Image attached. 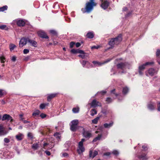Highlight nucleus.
Masks as SVG:
<instances>
[{"mask_svg":"<svg viewBox=\"0 0 160 160\" xmlns=\"http://www.w3.org/2000/svg\"><path fill=\"white\" fill-rule=\"evenodd\" d=\"M41 145V147L46 149H51L54 147V145L52 144V142L50 141L49 139H44L42 140L40 143L39 142L38 143H35L32 145V148L34 150L38 149Z\"/></svg>","mask_w":160,"mask_h":160,"instance_id":"nucleus-1","label":"nucleus"},{"mask_svg":"<svg viewBox=\"0 0 160 160\" xmlns=\"http://www.w3.org/2000/svg\"><path fill=\"white\" fill-rule=\"evenodd\" d=\"M94 0H90V2L86 4L85 8H82V11L83 13L90 12L93 9V7L96 6L97 4L94 2Z\"/></svg>","mask_w":160,"mask_h":160,"instance_id":"nucleus-2","label":"nucleus"},{"mask_svg":"<svg viewBox=\"0 0 160 160\" xmlns=\"http://www.w3.org/2000/svg\"><path fill=\"white\" fill-rule=\"evenodd\" d=\"M122 40V35L120 34L117 37L112 38L109 42V44L112 47L114 45H118Z\"/></svg>","mask_w":160,"mask_h":160,"instance_id":"nucleus-3","label":"nucleus"},{"mask_svg":"<svg viewBox=\"0 0 160 160\" xmlns=\"http://www.w3.org/2000/svg\"><path fill=\"white\" fill-rule=\"evenodd\" d=\"M85 141V139H84L82 138L81 141L78 143L77 152L79 154H81L85 151V148L83 146V142Z\"/></svg>","mask_w":160,"mask_h":160,"instance_id":"nucleus-4","label":"nucleus"},{"mask_svg":"<svg viewBox=\"0 0 160 160\" xmlns=\"http://www.w3.org/2000/svg\"><path fill=\"white\" fill-rule=\"evenodd\" d=\"M78 123V121L77 119L72 121L70 123L71 130L72 131H75L77 129V126Z\"/></svg>","mask_w":160,"mask_h":160,"instance_id":"nucleus-5","label":"nucleus"},{"mask_svg":"<svg viewBox=\"0 0 160 160\" xmlns=\"http://www.w3.org/2000/svg\"><path fill=\"white\" fill-rule=\"evenodd\" d=\"M112 59V58H108L106 61H105L104 62L102 63L100 62L97 61H93L92 62V63L95 65L98 66H101L105 63L108 62H110Z\"/></svg>","mask_w":160,"mask_h":160,"instance_id":"nucleus-6","label":"nucleus"},{"mask_svg":"<svg viewBox=\"0 0 160 160\" xmlns=\"http://www.w3.org/2000/svg\"><path fill=\"white\" fill-rule=\"evenodd\" d=\"M102 2L101 5V7L104 9H106L108 7L109 2L107 0H105L103 1V0H100Z\"/></svg>","mask_w":160,"mask_h":160,"instance_id":"nucleus-7","label":"nucleus"},{"mask_svg":"<svg viewBox=\"0 0 160 160\" xmlns=\"http://www.w3.org/2000/svg\"><path fill=\"white\" fill-rule=\"evenodd\" d=\"M28 38H22L20 40L19 43V46L20 48H22L24 45H25L27 42H28Z\"/></svg>","mask_w":160,"mask_h":160,"instance_id":"nucleus-8","label":"nucleus"},{"mask_svg":"<svg viewBox=\"0 0 160 160\" xmlns=\"http://www.w3.org/2000/svg\"><path fill=\"white\" fill-rule=\"evenodd\" d=\"M90 105L93 108H95L98 106H101V104L95 99L93 100L92 101L91 103H90Z\"/></svg>","mask_w":160,"mask_h":160,"instance_id":"nucleus-9","label":"nucleus"},{"mask_svg":"<svg viewBox=\"0 0 160 160\" xmlns=\"http://www.w3.org/2000/svg\"><path fill=\"white\" fill-rule=\"evenodd\" d=\"M157 72L153 68H151L148 69L147 71L146 72V74L147 76L149 75L151 76H152Z\"/></svg>","mask_w":160,"mask_h":160,"instance_id":"nucleus-10","label":"nucleus"},{"mask_svg":"<svg viewBox=\"0 0 160 160\" xmlns=\"http://www.w3.org/2000/svg\"><path fill=\"white\" fill-rule=\"evenodd\" d=\"M2 120V121L7 120V121H10L11 122L12 121V117L9 115L5 114L3 116Z\"/></svg>","mask_w":160,"mask_h":160,"instance_id":"nucleus-11","label":"nucleus"},{"mask_svg":"<svg viewBox=\"0 0 160 160\" xmlns=\"http://www.w3.org/2000/svg\"><path fill=\"white\" fill-rule=\"evenodd\" d=\"M80 62L83 67H86L87 68H89L90 67V64L88 61L83 60L82 61H80Z\"/></svg>","mask_w":160,"mask_h":160,"instance_id":"nucleus-12","label":"nucleus"},{"mask_svg":"<svg viewBox=\"0 0 160 160\" xmlns=\"http://www.w3.org/2000/svg\"><path fill=\"white\" fill-rule=\"evenodd\" d=\"M128 65V63H120L117 65V67L118 68L123 69L127 67Z\"/></svg>","mask_w":160,"mask_h":160,"instance_id":"nucleus-13","label":"nucleus"},{"mask_svg":"<svg viewBox=\"0 0 160 160\" xmlns=\"http://www.w3.org/2000/svg\"><path fill=\"white\" fill-rule=\"evenodd\" d=\"M38 34L39 36L42 38L47 39L48 38V36H47L46 33L42 31H38Z\"/></svg>","mask_w":160,"mask_h":160,"instance_id":"nucleus-14","label":"nucleus"},{"mask_svg":"<svg viewBox=\"0 0 160 160\" xmlns=\"http://www.w3.org/2000/svg\"><path fill=\"white\" fill-rule=\"evenodd\" d=\"M8 133V132L4 129L2 125H0V136L6 135Z\"/></svg>","mask_w":160,"mask_h":160,"instance_id":"nucleus-15","label":"nucleus"},{"mask_svg":"<svg viewBox=\"0 0 160 160\" xmlns=\"http://www.w3.org/2000/svg\"><path fill=\"white\" fill-rule=\"evenodd\" d=\"M153 63V62H147L145 63V64L141 65L139 67V69H141V70H143L145 68V67L146 66L152 65Z\"/></svg>","mask_w":160,"mask_h":160,"instance_id":"nucleus-16","label":"nucleus"},{"mask_svg":"<svg viewBox=\"0 0 160 160\" xmlns=\"http://www.w3.org/2000/svg\"><path fill=\"white\" fill-rule=\"evenodd\" d=\"M84 137L86 138H89L92 137L91 133L88 131H84L83 132Z\"/></svg>","mask_w":160,"mask_h":160,"instance_id":"nucleus-17","label":"nucleus"},{"mask_svg":"<svg viewBox=\"0 0 160 160\" xmlns=\"http://www.w3.org/2000/svg\"><path fill=\"white\" fill-rule=\"evenodd\" d=\"M28 42H29L31 46L34 47H37V43L35 41L33 40H31L28 38Z\"/></svg>","mask_w":160,"mask_h":160,"instance_id":"nucleus-18","label":"nucleus"},{"mask_svg":"<svg viewBox=\"0 0 160 160\" xmlns=\"http://www.w3.org/2000/svg\"><path fill=\"white\" fill-rule=\"evenodd\" d=\"M15 137L18 141H21L24 138V135L22 133H19Z\"/></svg>","mask_w":160,"mask_h":160,"instance_id":"nucleus-19","label":"nucleus"},{"mask_svg":"<svg viewBox=\"0 0 160 160\" xmlns=\"http://www.w3.org/2000/svg\"><path fill=\"white\" fill-rule=\"evenodd\" d=\"M17 24L20 27L24 26L25 24V21L23 20H20L17 21Z\"/></svg>","mask_w":160,"mask_h":160,"instance_id":"nucleus-20","label":"nucleus"},{"mask_svg":"<svg viewBox=\"0 0 160 160\" xmlns=\"http://www.w3.org/2000/svg\"><path fill=\"white\" fill-rule=\"evenodd\" d=\"M57 94V93H53L48 94L47 97V100L48 101H50L51 100L55 97Z\"/></svg>","mask_w":160,"mask_h":160,"instance_id":"nucleus-21","label":"nucleus"},{"mask_svg":"<svg viewBox=\"0 0 160 160\" xmlns=\"http://www.w3.org/2000/svg\"><path fill=\"white\" fill-rule=\"evenodd\" d=\"M113 124V122H112L109 123H105L103 124V127L105 128H109L112 126Z\"/></svg>","mask_w":160,"mask_h":160,"instance_id":"nucleus-22","label":"nucleus"},{"mask_svg":"<svg viewBox=\"0 0 160 160\" xmlns=\"http://www.w3.org/2000/svg\"><path fill=\"white\" fill-rule=\"evenodd\" d=\"M155 103L153 102H151L148 104V108L151 110H153L154 109Z\"/></svg>","mask_w":160,"mask_h":160,"instance_id":"nucleus-23","label":"nucleus"},{"mask_svg":"<svg viewBox=\"0 0 160 160\" xmlns=\"http://www.w3.org/2000/svg\"><path fill=\"white\" fill-rule=\"evenodd\" d=\"M98 154V152L97 151H94L93 153V155H92V151H90L89 152V156L90 158H94L95 156L97 155Z\"/></svg>","mask_w":160,"mask_h":160,"instance_id":"nucleus-24","label":"nucleus"},{"mask_svg":"<svg viewBox=\"0 0 160 160\" xmlns=\"http://www.w3.org/2000/svg\"><path fill=\"white\" fill-rule=\"evenodd\" d=\"M139 158L142 160H146L148 159V157L145 154H143L139 156Z\"/></svg>","mask_w":160,"mask_h":160,"instance_id":"nucleus-25","label":"nucleus"},{"mask_svg":"<svg viewBox=\"0 0 160 160\" xmlns=\"http://www.w3.org/2000/svg\"><path fill=\"white\" fill-rule=\"evenodd\" d=\"M87 37L89 38H92L94 37V34L92 32H89L87 34Z\"/></svg>","mask_w":160,"mask_h":160,"instance_id":"nucleus-26","label":"nucleus"},{"mask_svg":"<svg viewBox=\"0 0 160 160\" xmlns=\"http://www.w3.org/2000/svg\"><path fill=\"white\" fill-rule=\"evenodd\" d=\"M102 136V135L101 134L98 135V136L94 138L92 141L93 142H97L98 140H100L101 137Z\"/></svg>","mask_w":160,"mask_h":160,"instance_id":"nucleus-27","label":"nucleus"},{"mask_svg":"<svg viewBox=\"0 0 160 160\" xmlns=\"http://www.w3.org/2000/svg\"><path fill=\"white\" fill-rule=\"evenodd\" d=\"M129 91V89L127 87H125L123 88L122 93L123 94H126Z\"/></svg>","mask_w":160,"mask_h":160,"instance_id":"nucleus-28","label":"nucleus"},{"mask_svg":"<svg viewBox=\"0 0 160 160\" xmlns=\"http://www.w3.org/2000/svg\"><path fill=\"white\" fill-rule=\"evenodd\" d=\"M16 47V45H15L11 43L9 45V48L10 51H12Z\"/></svg>","mask_w":160,"mask_h":160,"instance_id":"nucleus-29","label":"nucleus"},{"mask_svg":"<svg viewBox=\"0 0 160 160\" xmlns=\"http://www.w3.org/2000/svg\"><path fill=\"white\" fill-rule=\"evenodd\" d=\"M13 154L12 153H9L7 155H5V156H4V157L5 158L7 157L8 158H9L13 157Z\"/></svg>","mask_w":160,"mask_h":160,"instance_id":"nucleus-30","label":"nucleus"},{"mask_svg":"<svg viewBox=\"0 0 160 160\" xmlns=\"http://www.w3.org/2000/svg\"><path fill=\"white\" fill-rule=\"evenodd\" d=\"M100 118L99 117H97L94 119L92 120V122L94 124H97L98 123V122Z\"/></svg>","mask_w":160,"mask_h":160,"instance_id":"nucleus-31","label":"nucleus"},{"mask_svg":"<svg viewBox=\"0 0 160 160\" xmlns=\"http://www.w3.org/2000/svg\"><path fill=\"white\" fill-rule=\"evenodd\" d=\"M54 136L57 138V139H60L61 138V135L58 132H56L55 133L54 135Z\"/></svg>","mask_w":160,"mask_h":160,"instance_id":"nucleus-32","label":"nucleus"},{"mask_svg":"<svg viewBox=\"0 0 160 160\" xmlns=\"http://www.w3.org/2000/svg\"><path fill=\"white\" fill-rule=\"evenodd\" d=\"M97 113V111L95 109H92L91 111L90 115L91 116H93Z\"/></svg>","mask_w":160,"mask_h":160,"instance_id":"nucleus-33","label":"nucleus"},{"mask_svg":"<svg viewBox=\"0 0 160 160\" xmlns=\"http://www.w3.org/2000/svg\"><path fill=\"white\" fill-rule=\"evenodd\" d=\"M40 113V111L38 110L35 111L32 114V116H37L39 115Z\"/></svg>","mask_w":160,"mask_h":160,"instance_id":"nucleus-34","label":"nucleus"},{"mask_svg":"<svg viewBox=\"0 0 160 160\" xmlns=\"http://www.w3.org/2000/svg\"><path fill=\"white\" fill-rule=\"evenodd\" d=\"M8 7L7 6H4L0 8V12H3L7 9Z\"/></svg>","mask_w":160,"mask_h":160,"instance_id":"nucleus-35","label":"nucleus"},{"mask_svg":"<svg viewBox=\"0 0 160 160\" xmlns=\"http://www.w3.org/2000/svg\"><path fill=\"white\" fill-rule=\"evenodd\" d=\"M72 111L74 113H78L79 111V108L78 107L74 108L72 109Z\"/></svg>","mask_w":160,"mask_h":160,"instance_id":"nucleus-36","label":"nucleus"},{"mask_svg":"<svg viewBox=\"0 0 160 160\" xmlns=\"http://www.w3.org/2000/svg\"><path fill=\"white\" fill-rule=\"evenodd\" d=\"M0 60L2 63H4L5 61V59L4 57L3 56L0 57Z\"/></svg>","mask_w":160,"mask_h":160,"instance_id":"nucleus-37","label":"nucleus"},{"mask_svg":"<svg viewBox=\"0 0 160 160\" xmlns=\"http://www.w3.org/2000/svg\"><path fill=\"white\" fill-rule=\"evenodd\" d=\"M112 101V99L110 98H108L106 99V101L108 103L111 102Z\"/></svg>","mask_w":160,"mask_h":160,"instance_id":"nucleus-38","label":"nucleus"},{"mask_svg":"<svg viewBox=\"0 0 160 160\" xmlns=\"http://www.w3.org/2000/svg\"><path fill=\"white\" fill-rule=\"evenodd\" d=\"M78 57L82 58V59H84L86 58L85 53L82 54H80L78 55Z\"/></svg>","mask_w":160,"mask_h":160,"instance_id":"nucleus-39","label":"nucleus"},{"mask_svg":"<svg viewBox=\"0 0 160 160\" xmlns=\"http://www.w3.org/2000/svg\"><path fill=\"white\" fill-rule=\"evenodd\" d=\"M156 55L157 57H159L160 55V50L159 49H158L157 50L156 52Z\"/></svg>","mask_w":160,"mask_h":160,"instance_id":"nucleus-40","label":"nucleus"},{"mask_svg":"<svg viewBox=\"0 0 160 160\" xmlns=\"http://www.w3.org/2000/svg\"><path fill=\"white\" fill-rule=\"evenodd\" d=\"M112 153L115 155H117L118 154L119 152L117 150H114L112 152Z\"/></svg>","mask_w":160,"mask_h":160,"instance_id":"nucleus-41","label":"nucleus"},{"mask_svg":"<svg viewBox=\"0 0 160 160\" xmlns=\"http://www.w3.org/2000/svg\"><path fill=\"white\" fill-rule=\"evenodd\" d=\"M40 107L41 109H43L45 108V105L44 103L41 104H40Z\"/></svg>","mask_w":160,"mask_h":160,"instance_id":"nucleus-42","label":"nucleus"},{"mask_svg":"<svg viewBox=\"0 0 160 160\" xmlns=\"http://www.w3.org/2000/svg\"><path fill=\"white\" fill-rule=\"evenodd\" d=\"M23 53L24 54H27L29 52V50L28 49H24L23 51Z\"/></svg>","mask_w":160,"mask_h":160,"instance_id":"nucleus-43","label":"nucleus"},{"mask_svg":"<svg viewBox=\"0 0 160 160\" xmlns=\"http://www.w3.org/2000/svg\"><path fill=\"white\" fill-rule=\"evenodd\" d=\"M71 52L73 53H78V49H72L71 50Z\"/></svg>","mask_w":160,"mask_h":160,"instance_id":"nucleus-44","label":"nucleus"},{"mask_svg":"<svg viewBox=\"0 0 160 160\" xmlns=\"http://www.w3.org/2000/svg\"><path fill=\"white\" fill-rule=\"evenodd\" d=\"M65 146L67 147V146L68 147V148H67V149L66 150H69V142H66L65 144Z\"/></svg>","mask_w":160,"mask_h":160,"instance_id":"nucleus-45","label":"nucleus"},{"mask_svg":"<svg viewBox=\"0 0 160 160\" xmlns=\"http://www.w3.org/2000/svg\"><path fill=\"white\" fill-rule=\"evenodd\" d=\"M28 137L30 138H32L33 136L31 132H29L28 134Z\"/></svg>","mask_w":160,"mask_h":160,"instance_id":"nucleus-46","label":"nucleus"},{"mask_svg":"<svg viewBox=\"0 0 160 160\" xmlns=\"http://www.w3.org/2000/svg\"><path fill=\"white\" fill-rule=\"evenodd\" d=\"M49 32L50 33H51V34H53V35H55V34H56V32L55 31L53 30H50L49 31Z\"/></svg>","mask_w":160,"mask_h":160,"instance_id":"nucleus-47","label":"nucleus"},{"mask_svg":"<svg viewBox=\"0 0 160 160\" xmlns=\"http://www.w3.org/2000/svg\"><path fill=\"white\" fill-rule=\"evenodd\" d=\"M68 154L67 153H62V157H68Z\"/></svg>","mask_w":160,"mask_h":160,"instance_id":"nucleus-48","label":"nucleus"},{"mask_svg":"<svg viewBox=\"0 0 160 160\" xmlns=\"http://www.w3.org/2000/svg\"><path fill=\"white\" fill-rule=\"evenodd\" d=\"M4 142L6 143H8L9 142L10 140L9 139L7 138H5L4 140Z\"/></svg>","mask_w":160,"mask_h":160,"instance_id":"nucleus-49","label":"nucleus"},{"mask_svg":"<svg viewBox=\"0 0 160 160\" xmlns=\"http://www.w3.org/2000/svg\"><path fill=\"white\" fill-rule=\"evenodd\" d=\"M78 53H80L81 54H83L85 53L82 50H79V49H78Z\"/></svg>","mask_w":160,"mask_h":160,"instance_id":"nucleus-50","label":"nucleus"},{"mask_svg":"<svg viewBox=\"0 0 160 160\" xmlns=\"http://www.w3.org/2000/svg\"><path fill=\"white\" fill-rule=\"evenodd\" d=\"M115 89H113L111 91V92L112 93H113L114 94H115V96L116 97H117L118 96V95L117 94V93H114V92L115 91Z\"/></svg>","mask_w":160,"mask_h":160,"instance_id":"nucleus-51","label":"nucleus"},{"mask_svg":"<svg viewBox=\"0 0 160 160\" xmlns=\"http://www.w3.org/2000/svg\"><path fill=\"white\" fill-rule=\"evenodd\" d=\"M6 25H2L0 26V29H4L6 28Z\"/></svg>","mask_w":160,"mask_h":160,"instance_id":"nucleus-52","label":"nucleus"},{"mask_svg":"<svg viewBox=\"0 0 160 160\" xmlns=\"http://www.w3.org/2000/svg\"><path fill=\"white\" fill-rule=\"evenodd\" d=\"M157 106L158 111H160V102H159L158 103Z\"/></svg>","mask_w":160,"mask_h":160,"instance_id":"nucleus-53","label":"nucleus"},{"mask_svg":"<svg viewBox=\"0 0 160 160\" xmlns=\"http://www.w3.org/2000/svg\"><path fill=\"white\" fill-rule=\"evenodd\" d=\"M75 44V43L73 42H70V48H72L74 45Z\"/></svg>","mask_w":160,"mask_h":160,"instance_id":"nucleus-54","label":"nucleus"},{"mask_svg":"<svg viewBox=\"0 0 160 160\" xmlns=\"http://www.w3.org/2000/svg\"><path fill=\"white\" fill-rule=\"evenodd\" d=\"M40 117L42 118H45L46 115L45 114H44V113H42L40 115Z\"/></svg>","mask_w":160,"mask_h":160,"instance_id":"nucleus-55","label":"nucleus"},{"mask_svg":"<svg viewBox=\"0 0 160 160\" xmlns=\"http://www.w3.org/2000/svg\"><path fill=\"white\" fill-rule=\"evenodd\" d=\"M111 154L110 152H107L103 154V155L106 156H109Z\"/></svg>","mask_w":160,"mask_h":160,"instance_id":"nucleus-56","label":"nucleus"},{"mask_svg":"<svg viewBox=\"0 0 160 160\" xmlns=\"http://www.w3.org/2000/svg\"><path fill=\"white\" fill-rule=\"evenodd\" d=\"M99 46H93L91 47V48L92 49H98L99 48Z\"/></svg>","mask_w":160,"mask_h":160,"instance_id":"nucleus-57","label":"nucleus"},{"mask_svg":"<svg viewBox=\"0 0 160 160\" xmlns=\"http://www.w3.org/2000/svg\"><path fill=\"white\" fill-rule=\"evenodd\" d=\"M142 148L143 149V150L145 151H146L148 150V148L146 146H142Z\"/></svg>","mask_w":160,"mask_h":160,"instance_id":"nucleus-58","label":"nucleus"},{"mask_svg":"<svg viewBox=\"0 0 160 160\" xmlns=\"http://www.w3.org/2000/svg\"><path fill=\"white\" fill-rule=\"evenodd\" d=\"M45 152L46 153L47 155L48 156H50L51 154L50 152L46 150L45 151Z\"/></svg>","mask_w":160,"mask_h":160,"instance_id":"nucleus-59","label":"nucleus"},{"mask_svg":"<svg viewBox=\"0 0 160 160\" xmlns=\"http://www.w3.org/2000/svg\"><path fill=\"white\" fill-rule=\"evenodd\" d=\"M11 60L13 62H15L16 60V57L15 56H13L11 59Z\"/></svg>","mask_w":160,"mask_h":160,"instance_id":"nucleus-60","label":"nucleus"},{"mask_svg":"<svg viewBox=\"0 0 160 160\" xmlns=\"http://www.w3.org/2000/svg\"><path fill=\"white\" fill-rule=\"evenodd\" d=\"M143 70H141V69H139V73L140 75H142L143 74V72H142V71Z\"/></svg>","mask_w":160,"mask_h":160,"instance_id":"nucleus-61","label":"nucleus"},{"mask_svg":"<svg viewBox=\"0 0 160 160\" xmlns=\"http://www.w3.org/2000/svg\"><path fill=\"white\" fill-rule=\"evenodd\" d=\"M81 45V44L79 42H77L76 44V47L77 48L79 47Z\"/></svg>","mask_w":160,"mask_h":160,"instance_id":"nucleus-62","label":"nucleus"},{"mask_svg":"<svg viewBox=\"0 0 160 160\" xmlns=\"http://www.w3.org/2000/svg\"><path fill=\"white\" fill-rule=\"evenodd\" d=\"M4 94V92H3V90L0 89V96Z\"/></svg>","mask_w":160,"mask_h":160,"instance_id":"nucleus-63","label":"nucleus"},{"mask_svg":"<svg viewBox=\"0 0 160 160\" xmlns=\"http://www.w3.org/2000/svg\"><path fill=\"white\" fill-rule=\"evenodd\" d=\"M157 61L159 64H160V57H158Z\"/></svg>","mask_w":160,"mask_h":160,"instance_id":"nucleus-64","label":"nucleus"}]
</instances>
